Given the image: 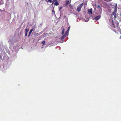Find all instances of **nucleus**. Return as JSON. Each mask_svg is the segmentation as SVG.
I'll return each mask as SVG.
<instances>
[{
  "label": "nucleus",
  "instance_id": "1",
  "mask_svg": "<svg viewBox=\"0 0 121 121\" xmlns=\"http://www.w3.org/2000/svg\"><path fill=\"white\" fill-rule=\"evenodd\" d=\"M70 27H69L68 28V30L67 31H65V33L61 37V40H63L64 39L66 36L67 35V34L68 33L69 31V30L70 29Z\"/></svg>",
  "mask_w": 121,
  "mask_h": 121
},
{
  "label": "nucleus",
  "instance_id": "2",
  "mask_svg": "<svg viewBox=\"0 0 121 121\" xmlns=\"http://www.w3.org/2000/svg\"><path fill=\"white\" fill-rule=\"evenodd\" d=\"M65 4L63 5V6L64 7H67L69 5L70 6V3L71 1L69 0H66L65 1Z\"/></svg>",
  "mask_w": 121,
  "mask_h": 121
},
{
  "label": "nucleus",
  "instance_id": "3",
  "mask_svg": "<svg viewBox=\"0 0 121 121\" xmlns=\"http://www.w3.org/2000/svg\"><path fill=\"white\" fill-rule=\"evenodd\" d=\"M83 3H82L77 7V10L78 12H79L81 11V8L83 6Z\"/></svg>",
  "mask_w": 121,
  "mask_h": 121
},
{
  "label": "nucleus",
  "instance_id": "4",
  "mask_svg": "<svg viewBox=\"0 0 121 121\" xmlns=\"http://www.w3.org/2000/svg\"><path fill=\"white\" fill-rule=\"evenodd\" d=\"M54 4L55 5L57 6L59 4L57 0H53L52 1V4Z\"/></svg>",
  "mask_w": 121,
  "mask_h": 121
},
{
  "label": "nucleus",
  "instance_id": "5",
  "mask_svg": "<svg viewBox=\"0 0 121 121\" xmlns=\"http://www.w3.org/2000/svg\"><path fill=\"white\" fill-rule=\"evenodd\" d=\"M112 26L114 28H116L118 26V24L117 22L113 23L112 22Z\"/></svg>",
  "mask_w": 121,
  "mask_h": 121
},
{
  "label": "nucleus",
  "instance_id": "6",
  "mask_svg": "<svg viewBox=\"0 0 121 121\" xmlns=\"http://www.w3.org/2000/svg\"><path fill=\"white\" fill-rule=\"evenodd\" d=\"M101 17V16L98 15L97 16L95 17L94 18V19L96 20H98Z\"/></svg>",
  "mask_w": 121,
  "mask_h": 121
},
{
  "label": "nucleus",
  "instance_id": "7",
  "mask_svg": "<svg viewBox=\"0 0 121 121\" xmlns=\"http://www.w3.org/2000/svg\"><path fill=\"white\" fill-rule=\"evenodd\" d=\"M92 9H89L88 10V12L89 13V14H92Z\"/></svg>",
  "mask_w": 121,
  "mask_h": 121
},
{
  "label": "nucleus",
  "instance_id": "8",
  "mask_svg": "<svg viewBox=\"0 0 121 121\" xmlns=\"http://www.w3.org/2000/svg\"><path fill=\"white\" fill-rule=\"evenodd\" d=\"M33 30V28H32L30 30V32H29V35H28V37H29L30 36V35H31V33L32 32Z\"/></svg>",
  "mask_w": 121,
  "mask_h": 121
},
{
  "label": "nucleus",
  "instance_id": "9",
  "mask_svg": "<svg viewBox=\"0 0 121 121\" xmlns=\"http://www.w3.org/2000/svg\"><path fill=\"white\" fill-rule=\"evenodd\" d=\"M116 8L115 9L114 11V12L113 13V15H114V14H116V13L117 12V6H116Z\"/></svg>",
  "mask_w": 121,
  "mask_h": 121
},
{
  "label": "nucleus",
  "instance_id": "10",
  "mask_svg": "<svg viewBox=\"0 0 121 121\" xmlns=\"http://www.w3.org/2000/svg\"><path fill=\"white\" fill-rule=\"evenodd\" d=\"M62 29H63V30H62V33H61V34H62L63 35H64V32H65V29L64 28H63V27H62Z\"/></svg>",
  "mask_w": 121,
  "mask_h": 121
},
{
  "label": "nucleus",
  "instance_id": "11",
  "mask_svg": "<svg viewBox=\"0 0 121 121\" xmlns=\"http://www.w3.org/2000/svg\"><path fill=\"white\" fill-rule=\"evenodd\" d=\"M45 43V41H43L41 43L43 44V46H44L46 44Z\"/></svg>",
  "mask_w": 121,
  "mask_h": 121
},
{
  "label": "nucleus",
  "instance_id": "12",
  "mask_svg": "<svg viewBox=\"0 0 121 121\" xmlns=\"http://www.w3.org/2000/svg\"><path fill=\"white\" fill-rule=\"evenodd\" d=\"M27 26L25 29V32L28 33V32L29 30V29L27 28Z\"/></svg>",
  "mask_w": 121,
  "mask_h": 121
},
{
  "label": "nucleus",
  "instance_id": "13",
  "mask_svg": "<svg viewBox=\"0 0 121 121\" xmlns=\"http://www.w3.org/2000/svg\"><path fill=\"white\" fill-rule=\"evenodd\" d=\"M46 2H48V1L50 3H52V0H46Z\"/></svg>",
  "mask_w": 121,
  "mask_h": 121
},
{
  "label": "nucleus",
  "instance_id": "14",
  "mask_svg": "<svg viewBox=\"0 0 121 121\" xmlns=\"http://www.w3.org/2000/svg\"><path fill=\"white\" fill-rule=\"evenodd\" d=\"M0 57L1 59L2 60H3V59L4 57H3V56L2 57V56L1 55H0Z\"/></svg>",
  "mask_w": 121,
  "mask_h": 121
},
{
  "label": "nucleus",
  "instance_id": "15",
  "mask_svg": "<svg viewBox=\"0 0 121 121\" xmlns=\"http://www.w3.org/2000/svg\"><path fill=\"white\" fill-rule=\"evenodd\" d=\"M27 33L26 32H25V36H26L27 35Z\"/></svg>",
  "mask_w": 121,
  "mask_h": 121
},
{
  "label": "nucleus",
  "instance_id": "16",
  "mask_svg": "<svg viewBox=\"0 0 121 121\" xmlns=\"http://www.w3.org/2000/svg\"><path fill=\"white\" fill-rule=\"evenodd\" d=\"M114 15H114V18H115L116 17V14H114Z\"/></svg>",
  "mask_w": 121,
  "mask_h": 121
},
{
  "label": "nucleus",
  "instance_id": "17",
  "mask_svg": "<svg viewBox=\"0 0 121 121\" xmlns=\"http://www.w3.org/2000/svg\"><path fill=\"white\" fill-rule=\"evenodd\" d=\"M64 42V41L63 40H61V43H63Z\"/></svg>",
  "mask_w": 121,
  "mask_h": 121
},
{
  "label": "nucleus",
  "instance_id": "18",
  "mask_svg": "<svg viewBox=\"0 0 121 121\" xmlns=\"http://www.w3.org/2000/svg\"><path fill=\"white\" fill-rule=\"evenodd\" d=\"M97 6L98 7V8H100V6L99 5H98Z\"/></svg>",
  "mask_w": 121,
  "mask_h": 121
},
{
  "label": "nucleus",
  "instance_id": "19",
  "mask_svg": "<svg viewBox=\"0 0 121 121\" xmlns=\"http://www.w3.org/2000/svg\"><path fill=\"white\" fill-rule=\"evenodd\" d=\"M113 30H114V31L115 32H116V30H115V29H113Z\"/></svg>",
  "mask_w": 121,
  "mask_h": 121
},
{
  "label": "nucleus",
  "instance_id": "20",
  "mask_svg": "<svg viewBox=\"0 0 121 121\" xmlns=\"http://www.w3.org/2000/svg\"><path fill=\"white\" fill-rule=\"evenodd\" d=\"M59 10H60V7L59 8Z\"/></svg>",
  "mask_w": 121,
  "mask_h": 121
},
{
  "label": "nucleus",
  "instance_id": "21",
  "mask_svg": "<svg viewBox=\"0 0 121 121\" xmlns=\"http://www.w3.org/2000/svg\"><path fill=\"white\" fill-rule=\"evenodd\" d=\"M104 1H107L108 0H104Z\"/></svg>",
  "mask_w": 121,
  "mask_h": 121
},
{
  "label": "nucleus",
  "instance_id": "22",
  "mask_svg": "<svg viewBox=\"0 0 121 121\" xmlns=\"http://www.w3.org/2000/svg\"><path fill=\"white\" fill-rule=\"evenodd\" d=\"M62 7H61V9H62Z\"/></svg>",
  "mask_w": 121,
  "mask_h": 121
},
{
  "label": "nucleus",
  "instance_id": "23",
  "mask_svg": "<svg viewBox=\"0 0 121 121\" xmlns=\"http://www.w3.org/2000/svg\"><path fill=\"white\" fill-rule=\"evenodd\" d=\"M120 15H121V14H120Z\"/></svg>",
  "mask_w": 121,
  "mask_h": 121
},
{
  "label": "nucleus",
  "instance_id": "24",
  "mask_svg": "<svg viewBox=\"0 0 121 121\" xmlns=\"http://www.w3.org/2000/svg\"><path fill=\"white\" fill-rule=\"evenodd\" d=\"M61 16V15H60V17Z\"/></svg>",
  "mask_w": 121,
  "mask_h": 121
},
{
  "label": "nucleus",
  "instance_id": "25",
  "mask_svg": "<svg viewBox=\"0 0 121 121\" xmlns=\"http://www.w3.org/2000/svg\"><path fill=\"white\" fill-rule=\"evenodd\" d=\"M61 16V15H60V17Z\"/></svg>",
  "mask_w": 121,
  "mask_h": 121
},
{
  "label": "nucleus",
  "instance_id": "26",
  "mask_svg": "<svg viewBox=\"0 0 121 121\" xmlns=\"http://www.w3.org/2000/svg\"><path fill=\"white\" fill-rule=\"evenodd\" d=\"M61 16V15H60V17Z\"/></svg>",
  "mask_w": 121,
  "mask_h": 121
}]
</instances>
